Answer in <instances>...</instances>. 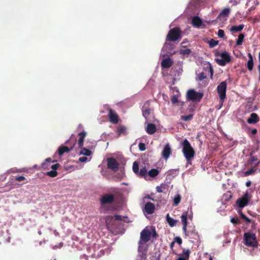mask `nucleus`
Listing matches in <instances>:
<instances>
[{
    "label": "nucleus",
    "instance_id": "1",
    "mask_svg": "<svg viewBox=\"0 0 260 260\" xmlns=\"http://www.w3.org/2000/svg\"><path fill=\"white\" fill-rule=\"evenodd\" d=\"M182 152L185 157L187 164H191V160L195 155V151L191 147L189 142L185 139L182 143Z\"/></svg>",
    "mask_w": 260,
    "mask_h": 260
},
{
    "label": "nucleus",
    "instance_id": "2",
    "mask_svg": "<svg viewBox=\"0 0 260 260\" xmlns=\"http://www.w3.org/2000/svg\"><path fill=\"white\" fill-rule=\"evenodd\" d=\"M244 240L245 241L244 244L248 247H256L258 245L256 237L254 233L250 232L244 233Z\"/></svg>",
    "mask_w": 260,
    "mask_h": 260
},
{
    "label": "nucleus",
    "instance_id": "3",
    "mask_svg": "<svg viewBox=\"0 0 260 260\" xmlns=\"http://www.w3.org/2000/svg\"><path fill=\"white\" fill-rule=\"evenodd\" d=\"M217 58L215 59L216 62L218 64L221 66H224L227 63H229L231 60V57L229 53L227 52L222 53H217L215 54Z\"/></svg>",
    "mask_w": 260,
    "mask_h": 260
},
{
    "label": "nucleus",
    "instance_id": "4",
    "mask_svg": "<svg viewBox=\"0 0 260 260\" xmlns=\"http://www.w3.org/2000/svg\"><path fill=\"white\" fill-rule=\"evenodd\" d=\"M181 38V31L179 28L175 27L171 29L166 38L169 41L175 42Z\"/></svg>",
    "mask_w": 260,
    "mask_h": 260
},
{
    "label": "nucleus",
    "instance_id": "5",
    "mask_svg": "<svg viewBox=\"0 0 260 260\" xmlns=\"http://www.w3.org/2000/svg\"><path fill=\"white\" fill-rule=\"evenodd\" d=\"M227 84L226 81L221 82L217 87V93L219 96L220 103L222 105L226 98Z\"/></svg>",
    "mask_w": 260,
    "mask_h": 260
},
{
    "label": "nucleus",
    "instance_id": "6",
    "mask_svg": "<svg viewBox=\"0 0 260 260\" xmlns=\"http://www.w3.org/2000/svg\"><path fill=\"white\" fill-rule=\"evenodd\" d=\"M203 96V93L198 92L194 89H189L187 91L186 98L187 100L192 102H200Z\"/></svg>",
    "mask_w": 260,
    "mask_h": 260
},
{
    "label": "nucleus",
    "instance_id": "7",
    "mask_svg": "<svg viewBox=\"0 0 260 260\" xmlns=\"http://www.w3.org/2000/svg\"><path fill=\"white\" fill-rule=\"evenodd\" d=\"M250 198L251 197L249 196L248 193L246 192L242 196L241 198L237 200L236 204L239 208H243L247 205Z\"/></svg>",
    "mask_w": 260,
    "mask_h": 260
},
{
    "label": "nucleus",
    "instance_id": "8",
    "mask_svg": "<svg viewBox=\"0 0 260 260\" xmlns=\"http://www.w3.org/2000/svg\"><path fill=\"white\" fill-rule=\"evenodd\" d=\"M107 161V168L109 169L112 170L113 172H116L119 169V164L115 158L113 157L108 158Z\"/></svg>",
    "mask_w": 260,
    "mask_h": 260
},
{
    "label": "nucleus",
    "instance_id": "9",
    "mask_svg": "<svg viewBox=\"0 0 260 260\" xmlns=\"http://www.w3.org/2000/svg\"><path fill=\"white\" fill-rule=\"evenodd\" d=\"M115 201L114 194L107 193L104 195L100 199V203L102 205L112 204Z\"/></svg>",
    "mask_w": 260,
    "mask_h": 260
},
{
    "label": "nucleus",
    "instance_id": "10",
    "mask_svg": "<svg viewBox=\"0 0 260 260\" xmlns=\"http://www.w3.org/2000/svg\"><path fill=\"white\" fill-rule=\"evenodd\" d=\"M151 232L148 229H144L140 233V241L147 243L151 239Z\"/></svg>",
    "mask_w": 260,
    "mask_h": 260
},
{
    "label": "nucleus",
    "instance_id": "11",
    "mask_svg": "<svg viewBox=\"0 0 260 260\" xmlns=\"http://www.w3.org/2000/svg\"><path fill=\"white\" fill-rule=\"evenodd\" d=\"M108 111V117L110 121L113 124L118 123L119 120V118L116 112L111 108H109Z\"/></svg>",
    "mask_w": 260,
    "mask_h": 260
},
{
    "label": "nucleus",
    "instance_id": "12",
    "mask_svg": "<svg viewBox=\"0 0 260 260\" xmlns=\"http://www.w3.org/2000/svg\"><path fill=\"white\" fill-rule=\"evenodd\" d=\"M76 144V140L73 141L72 145L69 147L67 146H61L58 149V153L60 156L62 155L65 152H69L71 151L75 145Z\"/></svg>",
    "mask_w": 260,
    "mask_h": 260
},
{
    "label": "nucleus",
    "instance_id": "13",
    "mask_svg": "<svg viewBox=\"0 0 260 260\" xmlns=\"http://www.w3.org/2000/svg\"><path fill=\"white\" fill-rule=\"evenodd\" d=\"M142 111L143 116L145 119H147L151 113L150 105L149 102L147 101L144 103L142 108Z\"/></svg>",
    "mask_w": 260,
    "mask_h": 260
},
{
    "label": "nucleus",
    "instance_id": "14",
    "mask_svg": "<svg viewBox=\"0 0 260 260\" xmlns=\"http://www.w3.org/2000/svg\"><path fill=\"white\" fill-rule=\"evenodd\" d=\"M155 206L151 202H147L144 206V211L148 214H152L154 213L155 210Z\"/></svg>",
    "mask_w": 260,
    "mask_h": 260
},
{
    "label": "nucleus",
    "instance_id": "15",
    "mask_svg": "<svg viewBox=\"0 0 260 260\" xmlns=\"http://www.w3.org/2000/svg\"><path fill=\"white\" fill-rule=\"evenodd\" d=\"M146 242H144L141 241H139L138 242V251L142 253V255H146V252L147 250V246Z\"/></svg>",
    "mask_w": 260,
    "mask_h": 260
},
{
    "label": "nucleus",
    "instance_id": "16",
    "mask_svg": "<svg viewBox=\"0 0 260 260\" xmlns=\"http://www.w3.org/2000/svg\"><path fill=\"white\" fill-rule=\"evenodd\" d=\"M171 153V149L169 144H166L162 151V156L164 158L167 159Z\"/></svg>",
    "mask_w": 260,
    "mask_h": 260
},
{
    "label": "nucleus",
    "instance_id": "17",
    "mask_svg": "<svg viewBox=\"0 0 260 260\" xmlns=\"http://www.w3.org/2000/svg\"><path fill=\"white\" fill-rule=\"evenodd\" d=\"M187 212H185L182 213L181 216V221L183 224V231L186 234V228L187 225Z\"/></svg>",
    "mask_w": 260,
    "mask_h": 260
},
{
    "label": "nucleus",
    "instance_id": "18",
    "mask_svg": "<svg viewBox=\"0 0 260 260\" xmlns=\"http://www.w3.org/2000/svg\"><path fill=\"white\" fill-rule=\"evenodd\" d=\"M259 118L256 113H252L250 114V117L248 118L247 121L249 124H255L258 122Z\"/></svg>",
    "mask_w": 260,
    "mask_h": 260
},
{
    "label": "nucleus",
    "instance_id": "19",
    "mask_svg": "<svg viewBox=\"0 0 260 260\" xmlns=\"http://www.w3.org/2000/svg\"><path fill=\"white\" fill-rule=\"evenodd\" d=\"M87 133L85 131H82L78 134L79 137L78 145L79 148H82L83 146V143Z\"/></svg>",
    "mask_w": 260,
    "mask_h": 260
},
{
    "label": "nucleus",
    "instance_id": "20",
    "mask_svg": "<svg viewBox=\"0 0 260 260\" xmlns=\"http://www.w3.org/2000/svg\"><path fill=\"white\" fill-rule=\"evenodd\" d=\"M156 131V127L153 123H148L146 128V132L150 135L153 134Z\"/></svg>",
    "mask_w": 260,
    "mask_h": 260
},
{
    "label": "nucleus",
    "instance_id": "21",
    "mask_svg": "<svg viewBox=\"0 0 260 260\" xmlns=\"http://www.w3.org/2000/svg\"><path fill=\"white\" fill-rule=\"evenodd\" d=\"M172 64L173 62L170 58L164 59L161 63L162 68H169Z\"/></svg>",
    "mask_w": 260,
    "mask_h": 260
},
{
    "label": "nucleus",
    "instance_id": "22",
    "mask_svg": "<svg viewBox=\"0 0 260 260\" xmlns=\"http://www.w3.org/2000/svg\"><path fill=\"white\" fill-rule=\"evenodd\" d=\"M192 23L193 26L197 27H200L203 24V22L199 17L195 16L192 18Z\"/></svg>",
    "mask_w": 260,
    "mask_h": 260
},
{
    "label": "nucleus",
    "instance_id": "23",
    "mask_svg": "<svg viewBox=\"0 0 260 260\" xmlns=\"http://www.w3.org/2000/svg\"><path fill=\"white\" fill-rule=\"evenodd\" d=\"M248 56L249 58V60L247 62V67L249 71H251L253 68V57L252 55L250 53L248 54Z\"/></svg>",
    "mask_w": 260,
    "mask_h": 260
},
{
    "label": "nucleus",
    "instance_id": "24",
    "mask_svg": "<svg viewBox=\"0 0 260 260\" xmlns=\"http://www.w3.org/2000/svg\"><path fill=\"white\" fill-rule=\"evenodd\" d=\"M185 236H191L192 238L194 239H197V238H199V236L197 232L196 231L194 228H193L192 230L190 231H186V234L185 233Z\"/></svg>",
    "mask_w": 260,
    "mask_h": 260
},
{
    "label": "nucleus",
    "instance_id": "25",
    "mask_svg": "<svg viewBox=\"0 0 260 260\" xmlns=\"http://www.w3.org/2000/svg\"><path fill=\"white\" fill-rule=\"evenodd\" d=\"M244 25L243 24H240L239 25H234L231 28L230 30L232 32H238L241 31L244 28Z\"/></svg>",
    "mask_w": 260,
    "mask_h": 260
},
{
    "label": "nucleus",
    "instance_id": "26",
    "mask_svg": "<svg viewBox=\"0 0 260 260\" xmlns=\"http://www.w3.org/2000/svg\"><path fill=\"white\" fill-rule=\"evenodd\" d=\"M166 219H167V222H168V223L169 224V225L171 226H174L176 225V223H177V220L171 218L169 214H167V215L166 216Z\"/></svg>",
    "mask_w": 260,
    "mask_h": 260
},
{
    "label": "nucleus",
    "instance_id": "27",
    "mask_svg": "<svg viewBox=\"0 0 260 260\" xmlns=\"http://www.w3.org/2000/svg\"><path fill=\"white\" fill-rule=\"evenodd\" d=\"M191 52V51L190 49L186 48L185 47L181 48L179 51L180 54L183 56L189 55L190 54Z\"/></svg>",
    "mask_w": 260,
    "mask_h": 260
},
{
    "label": "nucleus",
    "instance_id": "28",
    "mask_svg": "<svg viewBox=\"0 0 260 260\" xmlns=\"http://www.w3.org/2000/svg\"><path fill=\"white\" fill-rule=\"evenodd\" d=\"M231 12V10L229 8H224L219 14L220 16L228 17Z\"/></svg>",
    "mask_w": 260,
    "mask_h": 260
},
{
    "label": "nucleus",
    "instance_id": "29",
    "mask_svg": "<svg viewBox=\"0 0 260 260\" xmlns=\"http://www.w3.org/2000/svg\"><path fill=\"white\" fill-rule=\"evenodd\" d=\"M126 132V127L124 126L120 125L117 128V133L118 136H120L121 134H124Z\"/></svg>",
    "mask_w": 260,
    "mask_h": 260
},
{
    "label": "nucleus",
    "instance_id": "30",
    "mask_svg": "<svg viewBox=\"0 0 260 260\" xmlns=\"http://www.w3.org/2000/svg\"><path fill=\"white\" fill-rule=\"evenodd\" d=\"M80 148L81 149V150L80 152L81 154L84 155L85 156H89L91 154V151L90 150L83 147Z\"/></svg>",
    "mask_w": 260,
    "mask_h": 260
},
{
    "label": "nucleus",
    "instance_id": "31",
    "mask_svg": "<svg viewBox=\"0 0 260 260\" xmlns=\"http://www.w3.org/2000/svg\"><path fill=\"white\" fill-rule=\"evenodd\" d=\"M244 37L245 36L243 34H241L239 35L238 38L236 40V45L237 46H240L242 44Z\"/></svg>",
    "mask_w": 260,
    "mask_h": 260
},
{
    "label": "nucleus",
    "instance_id": "32",
    "mask_svg": "<svg viewBox=\"0 0 260 260\" xmlns=\"http://www.w3.org/2000/svg\"><path fill=\"white\" fill-rule=\"evenodd\" d=\"M206 72H208L210 74V78H213V70L210 63H208L207 66L205 68Z\"/></svg>",
    "mask_w": 260,
    "mask_h": 260
},
{
    "label": "nucleus",
    "instance_id": "33",
    "mask_svg": "<svg viewBox=\"0 0 260 260\" xmlns=\"http://www.w3.org/2000/svg\"><path fill=\"white\" fill-rule=\"evenodd\" d=\"M159 173L158 170L156 169H152L150 170L148 172V175L151 177H156Z\"/></svg>",
    "mask_w": 260,
    "mask_h": 260
},
{
    "label": "nucleus",
    "instance_id": "34",
    "mask_svg": "<svg viewBox=\"0 0 260 260\" xmlns=\"http://www.w3.org/2000/svg\"><path fill=\"white\" fill-rule=\"evenodd\" d=\"M181 196L180 194H177L174 198L173 200V205L175 206H177L181 201Z\"/></svg>",
    "mask_w": 260,
    "mask_h": 260
},
{
    "label": "nucleus",
    "instance_id": "35",
    "mask_svg": "<svg viewBox=\"0 0 260 260\" xmlns=\"http://www.w3.org/2000/svg\"><path fill=\"white\" fill-rule=\"evenodd\" d=\"M147 173V171L145 167H143L141 169L140 172H139L138 175L141 177H145Z\"/></svg>",
    "mask_w": 260,
    "mask_h": 260
},
{
    "label": "nucleus",
    "instance_id": "36",
    "mask_svg": "<svg viewBox=\"0 0 260 260\" xmlns=\"http://www.w3.org/2000/svg\"><path fill=\"white\" fill-rule=\"evenodd\" d=\"M156 189L158 192H164L166 189V185L161 184L160 186H157Z\"/></svg>",
    "mask_w": 260,
    "mask_h": 260
},
{
    "label": "nucleus",
    "instance_id": "37",
    "mask_svg": "<svg viewBox=\"0 0 260 260\" xmlns=\"http://www.w3.org/2000/svg\"><path fill=\"white\" fill-rule=\"evenodd\" d=\"M139 164L137 161H134L133 165V172L138 174L139 173Z\"/></svg>",
    "mask_w": 260,
    "mask_h": 260
},
{
    "label": "nucleus",
    "instance_id": "38",
    "mask_svg": "<svg viewBox=\"0 0 260 260\" xmlns=\"http://www.w3.org/2000/svg\"><path fill=\"white\" fill-rule=\"evenodd\" d=\"M193 117L192 114H188L187 115H183L181 116V119L185 121H187L192 119Z\"/></svg>",
    "mask_w": 260,
    "mask_h": 260
},
{
    "label": "nucleus",
    "instance_id": "39",
    "mask_svg": "<svg viewBox=\"0 0 260 260\" xmlns=\"http://www.w3.org/2000/svg\"><path fill=\"white\" fill-rule=\"evenodd\" d=\"M255 171L256 169L254 168H251L244 172V176H248L249 175H252L255 172Z\"/></svg>",
    "mask_w": 260,
    "mask_h": 260
},
{
    "label": "nucleus",
    "instance_id": "40",
    "mask_svg": "<svg viewBox=\"0 0 260 260\" xmlns=\"http://www.w3.org/2000/svg\"><path fill=\"white\" fill-rule=\"evenodd\" d=\"M240 216L243 219H244L245 221L248 223H250L251 222V219L248 218L245 215H244L242 211L239 212Z\"/></svg>",
    "mask_w": 260,
    "mask_h": 260
},
{
    "label": "nucleus",
    "instance_id": "41",
    "mask_svg": "<svg viewBox=\"0 0 260 260\" xmlns=\"http://www.w3.org/2000/svg\"><path fill=\"white\" fill-rule=\"evenodd\" d=\"M207 77L206 73L201 72L199 74L198 76V80L199 81H202L204 79H206Z\"/></svg>",
    "mask_w": 260,
    "mask_h": 260
},
{
    "label": "nucleus",
    "instance_id": "42",
    "mask_svg": "<svg viewBox=\"0 0 260 260\" xmlns=\"http://www.w3.org/2000/svg\"><path fill=\"white\" fill-rule=\"evenodd\" d=\"M58 173L56 171H50L46 173V175L51 177H54L57 175Z\"/></svg>",
    "mask_w": 260,
    "mask_h": 260
},
{
    "label": "nucleus",
    "instance_id": "43",
    "mask_svg": "<svg viewBox=\"0 0 260 260\" xmlns=\"http://www.w3.org/2000/svg\"><path fill=\"white\" fill-rule=\"evenodd\" d=\"M190 251L189 249H184L183 250L182 255L184 256L183 257L187 258L188 260Z\"/></svg>",
    "mask_w": 260,
    "mask_h": 260
},
{
    "label": "nucleus",
    "instance_id": "44",
    "mask_svg": "<svg viewBox=\"0 0 260 260\" xmlns=\"http://www.w3.org/2000/svg\"><path fill=\"white\" fill-rule=\"evenodd\" d=\"M231 222L233 223L234 225H237L241 224V222L239 219L237 218H232L231 219Z\"/></svg>",
    "mask_w": 260,
    "mask_h": 260
},
{
    "label": "nucleus",
    "instance_id": "45",
    "mask_svg": "<svg viewBox=\"0 0 260 260\" xmlns=\"http://www.w3.org/2000/svg\"><path fill=\"white\" fill-rule=\"evenodd\" d=\"M257 157L256 156H251L249 160H248V162L250 165H253V162L254 161H257Z\"/></svg>",
    "mask_w": 260,
    "mask_h": 260
},
{
    "label": "nucleus",
    "instance_id": "46",
    "mask_svg": "<svg viewBox=\"0 0 260 260\" xmlns=\"http://www.w3.org/2000/svg\"><path fill=\"white\" fill-rule=\"evenodd\" d=\"M218 42L217 41H215L214 39H211L209 41V46L210 47H214L218 44Z\"/></svg>",
    "mask_w": 260,
    "mask_h": 260
},
{
    "label": "nucleus",
    "instance_id": "47",
    "mask_svg": "<svg viewBox=\"0 0 260 260\" xmlns=\"http://www.w3.org/2000/svg\"><path fill=\"white\" fill-rule=\"evenodd\" d=\"M171 102L172 104H176L178 102V98L176 95H173L171 99Z\"/></svg>",
    "mask_w": 260,
    "mask_h": 260
},
{
    "label": "nucleus",
    "instance_id": "48",
    "mask_svg": "<svg viewBox=\"0 0 260 260\" xmlns=\"http://www.w3.org/2000/svg\"><path fill=\"white\" fill-rule=\"evenodd\" d=\"M73 136V135H72L70 138V139L68 140H67L66 142H65V144L68 145V146H69L70 147L72 145V143H73V140H76V139H73L72 138Z\"/></svg>",
    "mask_w": 260,
    "mask_h": 260
},
{
    "label": "nucleus",
    "instance_id": "49",
    "mask_svg": "<svg viewBox=\"0 0 260 260\" xmlns=\"http://www.w3.org/2000/svg\"><path fill=\"white\" fill-rule=\"evenodd\" d=\"M158 236V235L155 231V228H152L151 237L153 238L156 239Z\"/></svg>",
    "mask_w": 260,
    "mask_h": 260
},
{
    "label": "nucleus",
    "instance_id": "50",
    "mask_svg": "<svg viewBox=\"0 0 260 260\" xmlns=\"http://www.w3.org/2000/svg\"><path fill=\"white\" fill-rule=\"evenodd\" d=\"M26 180V178L23 176H16L15 180L18 182H21Z\"/></svg>",
    "mask_w": 260,
    "mask_h": 260
},
{
    "label": "nucleus",
    "instance_id": "51",
    "mask_svg": "<svg viewBox=\"0 0 260 260\" xmlns=\"http://www.w3.org/2000/svg\"><path fill=\"white\" fill-rule=\"evenodd\" d=\"M139 148L141 151H144L146 149L145 144L143 143H140L139 144Z\"/></svg>",
    "mask_w": 260,
    "mask_h": 260
},
{
    "label": "nucleus",
    "instance_id": "52",
    "mask_svg": "<svg viewBox=\"0 0 260 260\" xmlns=\"http://www.w3.org/2000/svg\"><path fill=\"white\" fill-rule=\"evenodd\" d=\"M218 36L219 38H222L224 36V31L222 29H219L218 31Z\"/></svg>",
    "mask_w": 260,
    "mask_h": 260
},
{
    "label": "nucleus",
    "instance_id": "53",
    "mask_svg": "<svg viewBox=\"0 0 260 260\" xmlns=\"http://www.w3.org/2000/svg\"><path fill=\"white\" fill-rule=\"evenodd\" d=\"M42 168L44 170L49 169V167H50L49 164H47V162H44L42 164Z\"/></svg>",
    "mask_w": 260,
    "mask_h": 260
},
{
    "label": "nucleus",
    "instance_id": "54",
    "mask_svg": "<svg viewBox=\"0 0 260 260\" xmlns=\"http://www.w3.org/2000/svg\"><path fill=\"white\" fill-rule=\"evenodd\" d=\"M174 242L175 243L176 242L178 244L181 245L182 244V241L180 237H176L174 238Z\"/></svg>",
    "mask_w": 260,
    "mask_h": 260
},
{
    "label": "nucleus",
    "instance_id": "55",
    "mask_svg": "<svg viewBox=\"0 0 260 260\" xmlns=\"http://www.w3.org/2000/svg\"><path fill=\"white\" fill-rule=\"evenodd\" d=\"M60 165L58 163H56L54 165H52L50 167L53 171H56V170L59 168Z\"/></svg>",
    "mask_w": 260,
    "mask_h": 260
},
{
    "label": "nucleus",
    "instance_id": "56",
    "mask_svg": "<svg viewBox=\"0 0 260 260\" xmlns=\"http://www.w3.org/2000/svg\"><path fill=\"white\" fill-rule=\"evenodd\" d=\"M79 160L80 162H86L87 160V158L86 156H82V157H80L79 158Z\"/></svg>",
    "mask_w": 260,
    "mask_h": 260
},
{
    "label": "nucleus",
    "instance_id": "57",
    "mask_svg": "<svg viewBox=\"0 0 260 260\" xmlns=\"http://www.w3.org/2000/svg\"><path fill=\"white\" fill-rule=\"evenodd\" d=\"M114 218L116 220H122L123 219L122 217L119 215H114Z\"/></svg>",
    "mask_w": 260,
    "mask_h": 260
},
{
    "label": "nucleus",
    "instance_id": "58",
    "mask_svg": "<svg viewBox=\"0 0 260 260\" xmlns=\"http://www.w3.org/2000/svg\"><path fill=\"white\" fill-rule=\"evenodd\" d=\"M45 162H47V164H50L51 162H55V161L54 160L51 161V159L50 158H47L45 159Z\"/></svg>",
    "mask_w": 260,
    "mask_h": 260
},
{
    "label": "nucleus",
    "instance_id": "59",
    "mask_svg": "<svg viewBox=\"0 0 260 260\" xmlns=\"http://www.w3.org/2000/svg\"><path fill=\"white\" fill-rule=\"evenodd\" d=\"M251 185V182L250 181H248L246 183V186L247 187H250Z\"/></svg>",
    "mask_w": 260,
    "mask_h": 260
},
{
    "label": "nucleus",
    "instance_id": "60",
    "mask_svg": "<svg viewBox=\"0 0 260 260\" xmlns=\"http://www.w3.org/2000/svg\"><path fill=\"white\" fill-rule=\"evenodd\" d=\"M251 133L253 135H255L257 133V129L254 128V129H253L251 131Z\"/></svg>",
    "mask_w": 260,
    "mask_h": 260
},
{
    "label": "nucleus",
    "instance_id": "61",
    "mask_svg": "<svg viewBox=\"0 0 260 260\" xmlns=\"http://www.w3.org/2000/svg\"><path fill=\"white\" fill-rule=\"evenodd\" d=\"M177 260H188V259H187V258H185L183 257H180L177 259Z\"/></svg>",
    "mask_w": 260,
    "mask_h": 260
},
{
    "label": "nucleus",
    "instance_id": "62",
    "mask_svg": "<svg viewBox=\"0 0 260 260\" xmlns=\"http://www.w3.org/2000/svg\"><path fill=\"white\" fill-rule=\"evenodd\" d=\"M174 244H175V242H174V241H173L172 242H171V244H170V247H171V248H172L173 247V246H174Z\"/></svg>",
    "mask_w": 260,
    "mask_h": 260
},
{
    "label": "nucleus",
    "instance_id": "63",
    "mask_svg": "<svg viewBox=\"0 0 260 260\" xmlns=\"http://www.w3.org/2000/svg\"><path fill=\"white\" fill-rule=\"evenodd\" d=\"M54 234H55V235L56 236H58V235H59L58 233V232H57L56 230H55V231H54Z\"/></svg>",
    "mask_w": 260,
    "mask_h": 260
},
{
    "label": "nucleus",
    "instance_id": "64",
    "mask_svg": "<svg viewBox=\"0 0 260 260\" xmlns=\"http://www.w3.org/2000/svg\"><path fill=\"white\" fill-rule=\"evenodd\" d=\"M258 70L259 74H260V64L258 66Z\"/></svg>",
    "mask_w": 260,
    "mask_h": 260
}]
</instances>
